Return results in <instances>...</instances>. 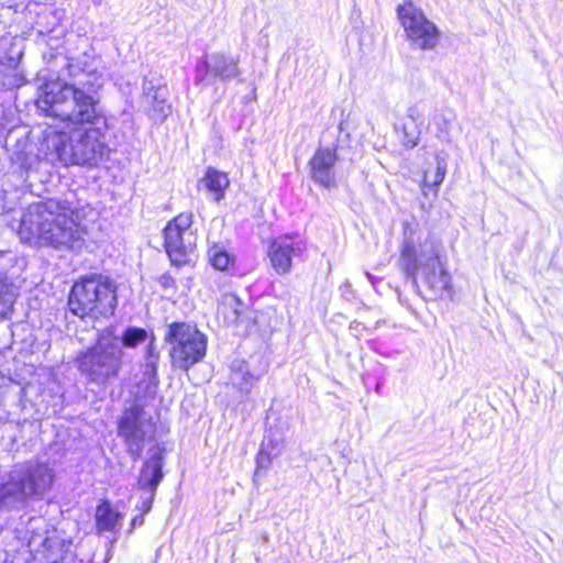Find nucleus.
<instances>
[{
	"instance_id": "nucleus-1",
	"label": "nucleus",
	"mask_w": 563,
	"mask_h": 563,
	"mask_svg": "<svg viewBox=\"0 0 563 563\" xmlns=\"http://www.w3.org/2000/svg\"><path fill=\"white\" fill-rule=\"evenodd\" d=\"M46 115L73 126L95 125L102 113L97 109L98 100L75 84L54 80L45 84L42 93Z\"/></svg>"
},
{
	"instance_id": "nucleus-2",
	"label": "nucleus",
	"mask_w": 563,
	"mask_h": 563,
	"mask_svg": "<svg viewBox=\"0 0 563 563\" xmlns=\"http://www.w3.org/2000/svg\"><path fill=\"white\" fill-rule=\"evenodd\" d=\"M54 468L43 462H27L14 466L0 482V509L20 510L30 500H42L52 489Z\"/></svg>"
},
{
	"instance_id": "nucleus-3",
	"label": "nucleus",
	"mask_w": 563,
	"mask_h": 563,
	"mask_svg": "<svg viewBox=\"0 0 563 563\" xmlns=\"http://www.w3.org/2000/svg\"><path fill=\"white\" fill-rule=\"evenodd\" d=\"M400 265L413 282L417 274L421 275L429 299L452 298L451 276L434 249H404Z\"/></svg>"
},
{
	"instance_id": "nucleus-4",
	"label": "nucleus",
	"mask_w": 563,
	"mask_h": 563,
	"mask_svg": "<svg viewBox=\"0 0 563 563\" xmlns=\"http://www.w3.org/2000/svg\"><path fill=\"white\" fill-rule=\"evenodd\" d=\"M115 302L114 286L101 276L82 278L76 283L68 299L70 311L81 319L110 316L113 313Z\"/></svg>"
},
{
	"instance_id": "nucleus-5",
	"label": "nucleus",
	"mask_w": 563,
	"mask_h": 563,
	"mask_svg": "<svg viewBox=\"0 0 563 563\" xmlns=\"http://www.w3.org/2000/svg\"><path fill=\"white\" fill-rule=\"evenodd\" d=\"M29 538L20 533L18 538L26 542L34 563H64L73 558V540L64 531L47 529L40 518L29 521Z\"/></svg>"
},
{
	"instance_id": "nucleus-6",
	"label": "nucleus",
	"mask_w": 563,
	"mask_h": 563,
	"mask_svg": "<svg viewBox=\"0 0 563 563\" xmlns=\"http://www.w3.org/2000/svg\"><path fill=\"white\" fill-rule=\"evenodd\" d=\"M58 139L54 143V151L59 161L66 165H87L95 166L100 162L107 151V145L102 141L103 134L99 129H86L76 143L65 131H56Z\"/></svg>"
},
{
	"instance_id": "nucleus-7",
	"label": "nucleus",
	"mask_w": 563,
	"mask_h": 563,
	"mask_svg": "<svg viewBox=\"0 0 563 563\" xmlns=\"http://www.w3.org/2000/svg\"><path fill=\"white\" fill-rule=\"evenodd\" d=\"M165 339L170 345L172 365L176 368L189 371L206 356L207 336L189 323H172Z\"/></svg>"
},
{
	"instance_id": "nucleus-8",
	"label": "nucleus",
	"mask_w": 563,
	"mask_h": 563,
	"mask_svg": "<svg viewBox=\"0 0 563 563\" xmlns=\"http://www.w3.org/2000/svg\"><path fill=\"white\" fill-rule=\"evenodd\" d=\"M122 351L110 339L101 338L92 347L78 356V366L90 380L104 384L118 375Z\"/></svg>"
},
{
	"instance_id": "nucleus-9",
	"label": "nucleus",
	"mask_w": 563,
	"mask_h": 563,
	"mask_svg": "<svg viewBox=\"0 0 563 563\" xmlns=\"http://www.w3.org/2000/svg\"><path fill=\"white\" fill-rule=\"evenodd\" d=\"M398 19L411 45L430 51L437 47L440 41L438 26L430 21L423 11L411 1H406L397 8Z\"/></svg>"
},
{
	"instance_id": "nucleus-10",
	"label": "nucleus",
	"mask_w": 563,
	"mask_h": 563,
	"mask_svg": "<svg viewBox=\"0 0 563 563\" xmlns=\"http://www.w3.org/2000/svg\"><path fill=\"white\" fill-rule=\"evenodd\" d=\"M154 431V426L139 406L132 407L120 421L119 434L124 438L129 452L139 457L143 442Z\"/></svg>"
},
{
	"instance_id": "nucleus-11",
	"label": "nucleus",
	"mask_w": 563,
	"mask_h": 563,
	"mask_svg": "<svg viewBox=\"0 0 563 563\" xmlns=\"http://www.w3.org/2000/svg\"><path fill=\"white\" fill-rule=\"evenodd\" d=\"M45 211H47L49 216L56 212V216L43 218V221L38 224V236L49 246H58L57 239L63 236L67 231V220L70 209L58 201L49 200L45 203Z\"/></svg>"
},
{
	"instance_id": "nucleus-12",
	"label": "nucleus",
	"mask_w": 563,
	"mask_h": 563,
	"mask_svg": "<svg viewBox=\"0 0 563 563\" xmlns=\"http://www.w3.org/2000/svg\"><path fill=\"white\" fill-rule=\"evenodd\" d=\"M192 213L180 212L169 220L164 230V246H186L195 240Z\"/></svg>"
},
{
	"instance_id": "nucleus-13",
	"label": "nucleus",
	"mask_w": 563,
	"mask_h": 563,
	"mask_svg": "<svg viewBox=\"0 0 563 563\" xmlns=\"http://www.w3.org/2000/svg\"><path fill=\"white\" fill-rule=\"evenodd\" d=\"M336 161L338 156L334 147L319 148L310 159L312 179L327 188L334 186Z\"/></svg>"
},
{
	"instance_id": "nucleus-14",
	"label": "nucleus",
	"mask_w": 563,
	"mask_h": 563,
	"mask_svg": "<svg viewBox=\"0 0 563 563\" xmlns=\"http://www.w3.org/2000/svg\"><path fill=\"white\" fill-rule=\"evenodd\" d=\"M163 452L159 448L152 450L151 457L144 463L139 477V487L145 490H156L163 478Z\"/></svg>"
},
{
	"instance_id": "nucleus-15",
	"label": "nucleus",
	"mask_w": 563,
	"mask_h": 563,
	"mask_svg": "<svg viewBox=\"0 0 563 563\" xmlns=\"http://www.w3.org/2000/svg\"><path fill=\"white\" fill-rule=\"evenodd\" d=\"M124 515L117 510L108 500H101L95 514L96 528L99 533L110 532L117 534L123 521Z\"/></svg>"
},
{
	"instance_id": "nucleus-16",
	"label": "nucleus",
	"mask_w": 563,
	"mask_h": 563,
	"mask_svg": "<svg viewBox=\"0 0 563 563\" xmlns=\"http://www.w3.org/2000/svg\"><path fill=\"white\" fill-rule=\"evenodd\" d=\"M284 449V441L282 438H274L269 435L263 441L261 450L256 457V470L254 473V481L260 476L262 470L266 471L274 459L278 457Z\"/></svg>"
},
{
	"instance_id": "nucleus-17",
	"label": "nucleus",
	"mask_w": 563,
	"mask_h": 563,
	"mask_svg": "<svg viewBox=\"0 0 563 563\" xmlns=\"http://www.w3.org/2000/svg\"><path fill=\"white\" fill-rule=\"evenodd\" d=\"M201 183L217 201L224 197V192L230 185L228 175L213 167H208L206 169V173L201 178Z\"/></svg>"
},
{
	"instance_id": "nucleus-18",
	"label": "nucleus",
	"mask_w": 563,
	"mask_h": 563,
	"mask_svg": "<svg viewBox=\"0 0 563 563\" xmlns=\"http://www.w3.org/2000/svg\"><path fill=\"white\" fill-rule=\"evenodd\" d=\"M422 126L401 119L398 132L400 133L401 144L407 148H413L420 141Z\"/></svg>"
},
{
	"instance_id": "nucleus-19",
	"label": "nucleus",
	"mask_w": 563,
	"mask_h": 563,
	"mask_svg": "<svg viewBox=\"0 0 563 563\" xmlns=\"http://www.w3.org/2000/svg\"><path fill=\"white\" fill-rule=\"evenodd\" d=\"M294 249H273L268 253L272 266L278 274H286L291 268V251Z\"/></svg>"
},
{
	"instance_id": "nucleus-20",
	"label": "nucleus",
	"mask_w": 563,
	"mask_h": 563,
	"mask_svg": "<svg viewBox=\"0 0 563 563\" xmlns=\"http://www.w3.org/2000/svg\"><path fill=\"white\" fill-rule=\"evenodd\" d=\"M147 340V332L140 328H129L122 335V344L125 347H135Z\"/></svg>"
},
{
	"instance_id": "nucleus-21",
	"label": "nucleus",
	"mask_w": 563,
	"mask_h": 563,
	"mask_svg": "<svg viewBox=\"0 0 563 563\" xmlns=\"http://www.w3.org/2000/svg\"><path fill=\"white\" fill-rule=\"evenodd\" d=\"M446 173V163L443 158L437 157V169L431 175L424 173L423 183L426 186L438 187L442 184Z\"/></svg>"
},
{
	"instance_id": "nucleus-22",
	"label": "nucleus",
	"mask_w": 563,
	"mask_h": 563,
	"mask_svg": "<svg viewBox=\"0 0 563 563\" xmlns=\"http://www.w3.org/2000/svg\"><path fill=\"white\" fill-rule=\"evenodd\" d=\"M164 253L169 258L173 265L180 267L192 261V253L188 249H165Z\"/></svg>"
},
{
	"instance_id": "nucleus-23",
	"label": "nucleus",
	"mask_w": 563,
	"mask_h": 563,
	"mask_svg": "<svg viewBox=\"0 0 563 563\" xmlns=\"http://www.w3.org/2000/svg\"><path fill=\"white\" fill-rule=\"evenodd\" d=\"M210 261L212 266L218 271L228 269L232 263L230 255L221 249H216V252L212 254Z\"/></svg>"
},
{
	"instance_id": "nucleus-24",
	"label": "nucleus",
	"mask_w": 563,
	"mask_h": 563,
	"mask_svg": "<svg viewBox=\"0 0 563 563\" xmlns=\"http://www.w3.org/2000/svg\"><path fill=\"white\" fill-rule=\"evenodd\" d=\"M402 119L423 126V112L418 106L409 107L406 115Z\"/></svg>"
},
{
	"instance_id": "nucleus-25",
	"label": "nucleus",
	"mask_w": 563,
	"mask_h": 563,
	"mask_svg": "<svg viewBox=\"0 0 563 563\" xmlns=\"http://www.w3.org/2000/svg\"><path fill=\"white\" fill-rule=\"evenodd\" d=\"M298 239H299L298 234L279 236L278 239H276L272 243L271 246H278V247H282V246H292L294 244H300L301 243V241L298 240Z\"/></svg>"
},
{
	"instance_id": "nucleus-26",
	"label": "nucleus",
	"mask_w": 563,
	"mask_h": 563,
	"mask_svg": "<svg viewBox=\"0 0 563 563\" xmlns=\"http://www.w3.org/2000/svg\"><path fill=\"white\" fill-rule=\"evenodd\" d=\"M433 120L439 131L445 136H449L450 120L442 114L434 117Z\"/></svg>"
},
{
	"instance_id": "nucleus-27",
	"label": "nucleus",
	"mask_w": 563,
	"mask_h": 563,
	"mask_svg": "<svg viewBox=\"0 0 563 563\" xmlns=\"http://www.w3.org/2000/svg\"><path fill=\"white\" fill-rule=\"evenodd\" d=\"M155 492L156 490H147L146 492V496H144L143 505H142L143 515L147 514L151 510L152 504H153V499H154V496H155Z\"/></svg>"
},
{
	"instance_id": "nucleus-28",
	"label": "nucleus",
	"mask_w": 563,
	"mask_h": 563,
	"mask_svg": "<svg viewBox=\"0 0 563 563\" xmlns=\"http://www.w3.org/2000/svg\"><path fill=\"white\" fill-rule=\"evenodd\" d=\"M143 522H144L143 514H142V515H140V516L134 517V518L132 519V521H131V529H130V531H132V530H133L135 527H137V526H142V525H143Z\"/></svg>"
},
{
	"instance_id": "nucleus-29",
	"label": "nucleus",
	"mask_w": 563,
	"mask_h": 563,
	"mask_svg": "<svg viewBox=\"0 0 563 563\" xmlns=\"http://www.w3.org/2000/svg\"><path fill=\"white\" fill-rule=\"evenodd\" d=\"M5 289H7V284H5L4 277L0 273V296L5 291Z\"/></svg>"
},
{
	"instance_id": "nucleus-30",
	"label": "nucleus",
	"mask_w": 563,
	"mask_h": 563,
	"mask_svg": "<svg viewBox=\"0 0 563 563\" xmlns=\"http://www.w3.org/2000/svg\"><path fill=\"white\" fill-rule=\"evenodd\" d=\"M152 342L150 343V346H148V353L152 355Z\"/></svg>"
}]
</instances>
